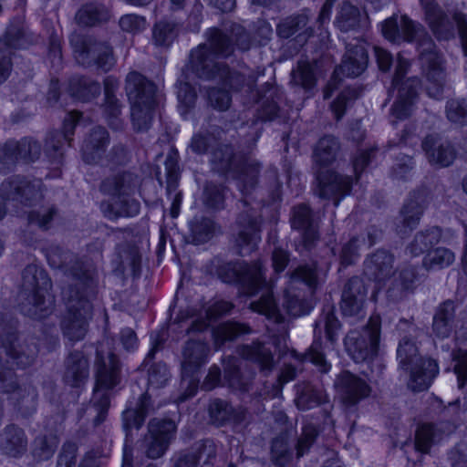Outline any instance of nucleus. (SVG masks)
I'll use <instances>...</instances> for the list:
<instances>
[{
    "label": "nucleus",
    "mask_w": 467,
    "mask_h": 467,
    "mask_svg": "<svg viewBox=\"0 0 467 467\" xmlns=\"http://www.w3.org/2000/svg\"><path fill=\"white\" fill-rule=\"evenodd\" d=\"M18 321L10 313L0 312V349L19 368L32 366L39 348L35 338H21L17 331Z\"/></svg>",
    "instance_id": "423d86ee"
},
{
    "label": "nucleus",
    "mask_w": 467,
    "mask_h": 467,
    "mask_svg": "<svg viewBox=\"0 0 467 467\" xmlns=\"http://www.w3.org/2000/svg\"><path fill=\"white\" fill-rule=\"evenodd\" d=\"M315 294H284L283 307L291 317L309 314L316 306Z\"/></svg>",
    "instance_id": "bf43d9fd"
},
{
    "label": "nucleus",
    "mask_w": 467,
    "mask_h": 467,
    "mask_svg": "<svg viewBox=\"0 0 467 467\" xmlns=\"http://www.w3.org/2000/svg\"><path fill=\"white\" fill-rule=\"evenodd\" d=\"M189 232L193 244H205L222 233V226L213 218L195 215L189 222Z\"/></svg>",
    "instance_id": "3c124183"
},
{
    "label": "nucleus",
    "mask_w": 467,
    "mask_h": 467,
    "mask_svg": "<svg viewBox=\"0 0 467 467\" xmlns=\"http://www.w3.org/2000/svg\"><path fill=\"white\" fill-rule=\"evenodd\" d=\"M237 352L244 359L257 365L264 376H267L275 368L274 354L265 343L253 341L251 344L240 346Z\"/></svg>",
    "instance_id": "37998d69"
},
{
    "label": "nucleus",
    "mask_w": 467,
    "mask_h": 467,
    "mask_svg": "<svg viewBox=\"0 0 467 467\" xmlns=\"http://www.w3.org/2000/svg\"><path fill=\"white\" fill-rule=\"evenodd\" d=\"M42 145L33 136L7 139L0 145V166H15L20 161L35 162L41 156Z\"/></svg>",
    "instance_id": "4be33fe9"
},
{
    "label": "nucleus",
    "mask_w": 467,
    "mask_h": 467,
    "mask_svg": "<svg viewBox=\"0 0 467 467\" xmlns=\"http://www.w3.org/2000/svg\"><path fill=\"white\" fill-rule=\"evenodd\" d=\"M359 92L350 86L345 87L329 104V111L337 121H340L348 109L358 99Z\"/></svg>",
    "instance_id": "69168bd1"
},
{
    "label": "nucleus",
    "mask_w": 467,
    "mask_h": 467,
    "mask_svg": "<svg viewBox=\"0 0 467 467\" xmlns=\"http://www.w3.org/2000/svg\"><path fill=\"white\" fill-rule=\"evenodd\" d=\"M368 51L364 40H358L356 43H348L346 46V52L342 57L341 63L336 67L341 77L355 78L362 75L368 67Z\"/></svg>",
    "instance_id": "7c9ffc66"
},
{
    "label": "nucleus",
    "mask_w": 467,
    "mask_h": 467,
    "mask_svg": "<svg viewBox=\"0 0 467 467\" xmlns=\"http://www.w3.org/2000/svg\"><path fill=\"white\" fill-rule=\"evenodd\" d=\"M205 272L223 284L237 287V292H274L260 259L248 262L215 255L205 264Z\"/></svg>",
    "instance_id": "f257e3e1"
},
{
    "label": "nucleus",
    "mask_w": 467,
    "mask_h": 467,
    "mask_svg": "<svg viewBox=\"0 0 467 467\" xmlns=\"http://www.w3.org/2000/svg\"><path fill=\"white\" fill-rule=\"evenodd\" d=\"M180 25L172 20L161 19L152 27V40L157 47H170L177 39Z\"/></svg>",
    "instance_id": "052dcab7"
},
{
    "label": "nucleus",
    "mask_w": 467,
    "mask_h": 467,
    "mask_svg": "<svg viewBox=\"0 0 467 467\" xmlns=\"http://www.w3.org/2000/svg\"><path fill=\"white\" fill-rule=\"evenodd\" d=\"M212 165L223 178H232L242 193L256 189L262 165L243 150H236L231 142H221L212 151Z\"/></svg>",
    "instance_id": "f03ea898"
},
{
    "label": "nucleus",
    "mask_w": 467,
    "mask_h": 467,
    "mask_svg": "<svg viewBox=\"0 0 467 467\" xmlns=\"http://www.w3.org/2000/svg\"><path fill=\"white\" fill-rule=\"evenodd\" d=\"M397 358L400 366L410 372L409 387L417 392L428 389L439 374V366L435 359L418 355L416 344L404 337L399 344Z\"/></svg>",
    "instance_id": "6e6552de"
},
{
    "label": "nucleus",
    "mask_w": 467,
    "mask_h": 467,
    "mask_svg": "<svg viewBox=\"0 0 467 467\" xmlns=\"http://www.w3.org/2000/svg\"><path fill=\"white\" fill-rule=\"evenodd\" d=\"M110 17V10L105 4L97 0L83 3L75 14V21L82 28L100 26L107 24Z\"/></svg>",
    "instance_id": "a19ab883"
},
{
    "label": "nucleus",
    "mask_w": 467,
    "mask_h": 467,
    "mask_svg": "<svg viewBox=\"0 0 467 467\" xmlns=\"http://www.w3.org/2000/svg\"><path fill=\"white\" fill-rule=\"evenodd\" d=\"M233 307L234 305L231 302L223 300L215 301L211 305L202 303L200 305L187 306V315L199 316L201 318L204 317L206 318V320L192 321L191 326L187 328V332H202L205 330L210 321L229 314Z\"/></svg>",
    "instance_id": "f704fd0d"
},
{
    "label": "nucleus",
    "mask_w": 467,
    "mask_h": 467,
    "mask_svg": "<svg viewBox=\"0 0 467 467\" xmlns=\"http://www.w3.org/2000/svg\"><path fill=\"white\" fill-rule=\"evenodd\" d=\"M52 286V279L43 265L30 263L23 268L18 292H53Z\"/></svg>",
    "instance_id": "79ce46f5"
},
{
    "label": "nucleus",
    "mask_w": 467,
    "mask_h": 467,
    "mask_svg": "<svg viewBox=\"0 0 467 467\" xmlns=\"http://www.w3.org/2000/svg\"><path fill=\"white\" fill-rule=\"evenodd\" d=\"M69 44L76 61L84 67H96L109 73L116 66L114 49L109 41L78 33L70 36Z\"/></svg>",
    "instance_id": "0eeeda50"
},
{
    "label": "nucleus",
    "mask_w": 467,
    "mask_h": 467,
    "mask_svg": "<svg viewBox=\"0 0 467 467\" xmlns=\"http://www.w3.org/2000/svg\"><path fill=\"white\" fill-rule=\"evenodd\" d=\"M150 407L151 400L147 392L140 395L134 405L132 401H128L122 412V427L127 437L133 429L140 430L142 427Z\"/></svg>",
    "instance_id": "c03bdc74"
},
{
    "label": "nucleus",
    "mask_w": 467,
    "mask_h": 467,
    "mask_svg": "<svg viewBox=\"0 0 467 467\" xmlns=\"http://www.w3.org/2000/svg\"><path fill=\"white\" fill-rule=\"evenodd\" d=\"M42 254L47 259V265L52 269H57L66 272L69 265L71 251L59 244H49L41 249Z\"/></svg>",
    "instance_id": "338daca9"
},
{
    "label": "nucleus",
    "mask_w": 467,
    "mask_h": 467,
    "mask_svg": "<svg viewBox=\"0 0 467 467\" xmlns=\"http://www.w3.org/2000/svg\"><path fill=\"white\" fill-rule=\"evenodd\" d=\"M223 362V379L228 387L234 390L248 391L254 372L248 369L244 361L236 357L229 356Z\"/></svg>",
    "instance_id": "58836bf2"
},
{
    "label": "nucleus",
    "mask_w": 467,
    "mask_h": 467,
    "mask_svg": "<svg viewBox=\"0 0 467 467\" xmlns=\"http://www.w3.org/2000/svg\"><path fill=\"white\" fill-rule=\"evenodd\" d=\"M89 376V363L82 351H71L64 361L63 382L75 389L83 387Z\"/></svg>",
    "instance_id": "e433bc0d"
},
{
    "label": "nucleus",
    "mask_w": 467,
    "mask_h": 467,
    "mask_svg": "<svg viewBox=\"0 0 467 467\" xmlns=\"http://www.w3.org/2000/svg\"><path fill=\"white\" fill-rule=\"evenodd\" d=\"M296 434L293 428H286L273 439L271 455L277 467H285L293 459L294 451H296L297 459L307 453L316 441L318 431L314 424L307 423L303 426L297 439H296Z\"/></svg>",
    "instance_id": "9b49d317"
},
{
    "label": "nucleus",
    "mask_w": 467,
    "mask_h": 467,
    "mask_svg": "<svg viewBox=\"0 0 467 467\" xmlns=\"http://www.w3.org/2000/svg\"><path fill=\"white\" fill-rule=\"evenodd\" d=\"M232 22L223 23V28L211 26L205 30V46L218 58H228L235 49H238V42L231 32Z\"/></svg>",
    "instance_id": "473e14b6"
},
{
    "label": "nucleus",
    "mask_w": 467,
    "mask_h": 467,
    "mask_svg": "<svg viewBox=\"0 0 467 467\" xmlns=\"http://www.w3.org/2000/svg\"><path fill=\"white\" fill-rule=\"evenodd\" d=\"M456 305L451 300H446L436 309L432 319V332L440 338L449 337L455 327Z\"/></svg>",
    "instance_id": "6e6d98bb"
},
{
    "label": "nucleus",
    "mask_w": 467,
    "mask_h": 467,
    "mask_svg": "<svg viewBox=\"0 0 467 467\" xmlns=\"http://www.w3.org/2000/svg\"><path fill=\"white\" fill-rule=\"evenodd\" d=\"M382 36L392 44L420 43L422 38L429 37L424 26L413 20L407 14H394L381 23Z\"/></svg>",
    "instance_id": "a211bd4d"
},
{
    "label": "nucleus",
    "mask_w": 467,
    "mask_h": 467,
    "mask_svg": "<svg viewBox=\"0 0 467 467\" xmlns=\"http://www.w3.org/2000/svg\"><path fill=\"white\" fill-rule=\"evenodd\" d=\"M424 15V20L430 30L439 41H450L455 38V30L447 13L436 0H419Z\"/></svg>",
    "instance_id": "cd10ccee"
},
{
    "label": "nucleus",
    "mask_w": 467,
    "mask_h": 467,
    "mask_svg": "<svg viewBox=\"0 0 467 467\" xmlns=\"http://www.w3.org/2000/svg\"><path fill=\"white\" fill-rule=\"evenodd\" d=\"M342 398L348 405H356L360 400L369 396L371 388L362 379L344 371L339 378Z\"/></svg>",
    "instance_id": "09e8293b"
},
{
    "label": "nucleus",
    "mask_w": 467,
    "mask_h": 467,
    "mask_svg": "<svg viewBox=\"0 0 467 467\" xmlns=\"http://www.w3.org/2000/svg\"><path fill=\"white\" fill-rule=\"evenodd\" d=\"M309 15L306 11L294 13L279 20L275 26L278 38L291 39L295 53L300 52L308 40L315 36V28L309 26Z\"/></svg>",
    "instance_id": "412c9836"
},
{
    "label": "nucleus",
    "mask_w": 467,
    "mask_h": 467,
    "mask_svg": "<svg viewBox=\"0 0 467 467\" xmlns=\"http://www.w3.org/2000/svg\"><path fill=\"white\" fill-rule=\"evenodd\" d=\"M339 150V142L333 135L320 138L313 150V163L316 169H331Z\"/></svg>",
    "instance_id": "5fc2aeb1"
},
{
    "label": "nucleus",
    "mask_w": 467,
    "mask_h": 467,
    "mask_svg": "<svg viewBox=\"0 0 467 467\" xmlns=\"http://www.w3.org/2000/svg\"><path fill=\"white\" fill-rule=\"evenodd\" d=\"M19 310L32 319H43L55 306L54 294H18Z\"/></svg>",
    "instance_id": "4c0bfd02"
},
{
    "label": "nucleus",
    "mask_w": 467,
    "mask_h": 467,
    "mask_svg": "<svg viewBox=\"0 0 467 467\" xmlns=\"http://www.w3.org/2000/svg\"><path fill=\"white\" fill-rule=\"evenodd\" d=\"M234 225L237 228L233 235L237 254L242 255L244 251L249 254L255 252L262 239L263 216L254 215L250 211L244 210L236 214Z\"/></svg>",
    "instance_id": "6ab92c4d"
},
{
    "label": "nucleus",
    "mask_w": 467,
    "mask_h": 467,
    "mask_svg": "<svg viewBox=\"0 0 467 467\" xmlns=\"http://www.w3.org/2000/svg\"><path fill=\"white\" fill-rule=\"evenodd\" d=\"M142 252L133 240H125L115 244L109 260L111 275L121 281L129 277L139 279L142 274Z\"/></svg>",
    "instance_id": "dca6fc26"
},
{
    "label": "nucleus",
    "mask_w": 467,
    "mask_h": 467,
    "mask_svg": "<svg viewBox=\"0 0 467 467\" xmlns=\"http://www.w3.org/2000/svg\"><path fill=\"white\" fill-rule=\"evenodd\" d=\"M178 109L183 119L194 113L198 94L193 84L188 81H179L177 86Z\"/></svg>",
    "instance_id": "e2e57ef3"
},
{
    "label": "nucleus",
    "mask_w": 467,
    "mask_h": 467,
    "mask_svg": "<svg viewBox=\"0 0 467 467\" xmlns=\"http://www.w3.org/2000/svg\"><path fill=\"white\" fill-rule=\"evenodd\" d=\"M289 223L291 229L300 234L298 246L302 251H313L320 240V231L319 216L310 204L300 202L294 205Z\"/></svg>",
    "instance_id": "f3484780"
},
{
    "label": "nucleus",
    "mask_w": 467,
    "mask_h": 467,
    "mask_svg": "<svg viewBox=\"0 0 467 467\" xmlns=\"http://www.w3.org/2000/svg\"><path fill=\"white\" fill-rule=\"evenodd\" d=\"M67 92L74 101L88 103L99 97L101 85L86 75L75 74L67 78Z\"/></svg>",
    "instance_id": "ea45409f"
},
{
    "label": "nucleus",
    "mask_w": 467,
    "mask_h": 467,
    "mask_svg": "<svg viewBox=\"0 0 467 467\" xmlns=\"http://www.w3.org/2000/svg\"><path fill=\"white\" fill-rule=\"evenodd\" d=\"M362 15L358 6L345 0L339 5L334 20V26L342 33L358 31L361 27Z\"/></svg>",
    "instance_id": "4d7b16f0"
},
{
    "label": "nucleus",
    "mask_w": 467,
    "mask_h": 467,
    "mask_svg": "<svg viewBox=\"0 0 467 467\" xmlns=\"http://www.w3.org/2000/svg\"><path fill=\"white\" fill-rule=\"evenodd\" d=\"M230 189L225 182L206 181L203 184L201 201L204 210L210 213H219L227 207Z\"/></svg>",
    "instance_id": "a18cd8bd"
},
{
    "label": "nucleus",
    "mask_w": 467,
    "mask_h": 467,
    "mask_svg": "<svg viewBox=\"0 0 467 467\" xmlns=\"http://www.w3.org/2000/svg\"><path fill=\"white\" fill-rule=\"evenodd\" d=\"M122 379L121 362L113 352L105 354L97 349L95 360V385L93 388L92 407L96 412L95 426L103 423L110 405L109 390L118 387Z\"/></svg>",
    "instance_id": "7ed1b4c3"
},
{
    "label": "nucleus",
    "mask_w": 467,
    "mask_h": 467,
    "mask_svg": "<svg viewBox=\"0 0 467 467\" xmlns=\"http://www.w3.org/2000/svg\"><path fill=\"white\" fill-rule=\"evenodd\" d=\"M393 254L379 248L368 254L363 263V272L367 278L377 285H385L393 275Z\"/></svg>",
    "instance_id": "c756f323"
},
{
    "label": "nucleus",
    "mask_w": 467,
    "mask_h": 467,
    "mask_svg": "<svg viewBox=\"0 0 467 467\" xmlns=\"http://www.w3.org/2000/svg\"><path fill=\"white\" fill-rule=\"evenodd\" d=\"M209 346L200 340H189L186 342L182 351V376L183 379L189 378L192 382L195 379V374L207 362Z\"/></svg>",
    "instance_id": "c9c22d12"
},
{
    "label": "nucleus",
    "mask_w": 467,
    "mask_h": 467,
    "mask_svg": "<svg viewBox=\"0 0 467 467\" xmlns=\"http://www.w3.org/2000/svg\"><path fill=\"white\" fill-rule=\"evenodd\" d=\"M430 199L431 192L425 185L417 186L408 193L400 209L404 228L413 231L419 226Z\"/></svg>",
    "instance_id": "bb28decb"
},
{
    "label": "nucleus",
    "mask_w": 467,
    "mask_h": 467,
    "mask_svg": "<svg viewBox=\"0 0 467 467\" xmlns=\"http://www.w3.org/2000/svg\"><path fill=\"white\" fill-rule=\"evenodd\" d=\"M0 392L9 395L14 407L23 416L34 413L37 406L38 393L31 383H19L16 373L6 367L0 358Z\"/></svg>",
    "instance_id": "4468645a"
},
{
    "label": "nucleus",
    "mask_w": 467,
    "mask_h": 467,
    "mask_svg": "<svg viewBox=\"0 0 467 467\" xmlns=\"http://www.w3.org/2000/svg\"><path fill=\"white\" fill-rule=\"evenodd\" d=\"M443 438L439 424L424 422L418 424L413 438V448L420 455L430 454L431 448Z\"/></svg>",
    "instance_id": "603ef678"
},
{
    "label": "nucleus",
    "mask_w": 467,
    "mask_h": 467,
    "mask_svg": "<svg viewBox=\"0 0 467 467\" xmlns=\"http://www.w3.org/2000/svg\"><path fill=\"white\" fill-rule=\"evenodd\" d=\"M157 86L142 73L132 70L126 76L125 90L130 104L133 125L140 124L157 107Z\"/></svg>",
    "instance_id": "9d476101"
},
{
    "label": "nucleus",
    "mask_w": 467,
    "mask_h": 467,
    "mask_svg": "<svg viewBox=\"0 0 467 467\" xmlns=\"http://www.w3.org/2000/svg\"><path fill=\"white\" fill-rule=\"evenodd\" d=\"M231 32L238 42V50L246 52L254 47H265L271 39L272 26L267 21H259L252 32L237 22H232Z\"/></svg>",
    "instance_id": "2f4dec72"
},
{
    "label": "nucleus",
    "mask_w": 467,
    "mask_h": 467,
    "mask_svg": "<svg viewBox=\"0 0 467 467\" xmlns=\"http://www.w3.org/2000/svg\"><path fill=\"white\" fill-rule=\"evenodd\" d=\"M137 178V174L130 170L119 171L103 179L99 188L101 192L106 195L121 198L135 187Z\"/></svg>",
    "instance_id": "de8ad7c7"
},
{
    "label": "nucleus",
    "mask_w": 467,
    "mask_h": 467,
    "mask_svg": "<svg viewBox=\"0 0 467 467\" xmlns=\"http://www.w3.org/2000/svg\"><path fill=\"white\" fill-rule=\"evenodd\" d=\"M177 427L171 420L153 418L148 423V432L144 435L140 448L150 459H159L168 450L174 439Z\"/></svg>",
    "instance_id": "aec40b11"
},
{
    "label": "nucleus",
    "mask_w": 467,
    "mask_h": 467,
    "mask_svg": "<svg viewBox=\"0 0 467 467\" xmlns=\"http://www.w3.org/2000/svg\"><path fill=\"white\" fill-rule=\"evenodd\" d=\"M379 148L377 145H372L364 149H358L350 158V164L352 167L353 181L356 184L361 180L363 174L368 168L372 164L376 159Z\"/></svg>",
    "instance_id": "0e129e2a"
},
{
    "label": "nucleus",
    "mask_w": 467,
    "mask_h": 467,
    "mask_svg": "<svg viewBox=\"0 0 467 467\" xmlns=\"http://www.w3.org/2000/svg\"><path fill=\"white\" fill-rule=\"evenodd\" d=\"M418 61L421 75L431 85L428 88L430 97L441 95L444 88L445 66L442 54L434 44L419 51Z\"/></svg>",
    "instance_id": "5701e85b"
},
{
    "label": "nucleus",
    "mask_w": 467,
    "mask_h": 467,
    "mask_svg": "<svg viewBox=\"0 0 467 467\" xmlns=\"http://www.w3.org/2000/svg\"><path fill=\"white\" fill-rule=\"evenodd\" d=\"M318 67L316 60L300 58L291 73V83L305 92H312L317 86Z\"/></svg>",
    "instance_id": "8fccbe9b"
},
{
    "label": "nucleus",
    "mask_w": 467,
    "mask_h": 467,
    "mask_svg": "<svg viewBox=\"0 0 467 467\" xmlns=\"http://www.w3.org/2000/svg\"><path fill=\"white\" fill-rule=\"evenodd\" d=\"M380 329V317L372 315L361 329H353L347 334L345 349L356 363L370 361L378 355Z\"/></svg>",
    "instance_id": "f8f14e48"
},
{
    "label": "nucleus",
    "mask_w": 467,
    "mask_h": 467,
    "mask_svg": "<svg viewBox=\"0 0 467 467\" xmlns=\"http://www.w3.org/2000/svg\"><path fill=\"white\" fill-rule=\"evenodd\" d=\"M421 149L430 165L435 168H449L458 157L455 145L449 140L442 141L438 133H428L421 140Z\"/></svg>",
    "instance_id": "393cba45"
},
{
    "label": "nucleus",
    "mask_w": 467,
    "mask_h": 467,
    "mask_svg": "<svg viewBox=\"0 0 467 467\" xmlns=\"http://www.w3.org/2000/svg\"><path fill=\"white\" fill-rule=\"evenodd\" d=\"M362 241L358 235H352L344 243L338 252V270L347 269L355 265L360 258Z\"/></svg>",
    "instance_id": "774afa93"
},
{
    "label": "nucleus",
    "mask_w": 467,
    "mask_h": 467,
    "mask_svg": "<svg viewBox=\"0 0 467 467\" xmlns=\"http://www.w3.org/2000/svg\"><path fill=\"white\" fill-rule=\"evenodd\" d=\"M41 196L40 188L23 175H14L0 183V197L28 208L35 207Z\"/></svg>",
    "instance_id": "b1692460"
},
{
    "label": "nucleus",
    "mask_w": 467,
    "mask_h": 467,
    "mask_svg": "<svg viewBox=\"0 0 467 467\" xmlns=\"http://www.w3.org/2000/svg\"><path fill=\"white\" fill-rule=\"evenodd\" d=\"M66 144L63 135L57 129L47 131L44 139V152L50 164L59 167L65 164Z\"/></svg>",
    "instance_id": "13d9d810"
},
{
    "label": "nucleus",
    "mask_w": 467,
    "mask_h": 467,
    "mask_svg": "<svg viewBox=\"0 0 467 467\" xmlns=\"http://www.w3.org/2000/svg\"><path fill=\"white\" fill-rule=\"evenodd\" d=\"M341 324L335 315V306L327 303L322 309L321 314L314 324V340L311 346L305 353H298L291 350V357L299 364L309 361L314 364L321 373H327L330 370L331 365L326 359L322 351V328L325 329L327 339L334 344L338 337V331Z\"/></svg>",
    "instance_id": "39448f33"
},
{
    "label": "nucleus",
    "mask_w": 467,
    "mask_h": 467,
    "mask_svg": "<svg viewBox=\"0 0 467 467\" xmlns=\"http://www.w3.org/2000/svg\"><path fill=\"white\" fill-rule=\"evenodd\" d=\"M410 67V60L398 53L389 88V91L396 93L389 112L397 120L408 119L420 99L422 81L418 76L408 77Z\"/></svg>",
    "instance_id": "20e7f679"
},
{
    "label": "nucleus",
    "mask_w": 467,
    "mask_h": 467,
    "mask_svg": "<svg viewBox=\"0 0 467 467\" xmlns=\"http://www.w3.org/2000/svg\"><path fill=\"white\" fill-rule=\"evenodd\" d=\"M217 58L205 44L202 43L191 50L188 67L199 79L214 80L221 78L225 84L232 83L238 88L243 87L244 75L238 70L232 69L226 63L216 62Z\"/></svg>",
    "instance_id": "1a4fd4ad"
},
{
    "label": "nucleus",
    "mask_w": 467,
    "mask_h": 467,
    "mask_svg": "<svg viewBox=\"0 0 467 467\" xmlns=\"http://www.w3.org/2000/svg\"><path fill=\"white\" fill-rule=\"evenodd\" d=\"M88 294H69L67 310L60 321L64 337L75 343L83 340L93 316V305Z\"/></svg>",
    "instance_id": "ddd939ff"
},
{
    "label": "nucleus",
    "mask_w": 467,
    "mask_h": 467,
    "mask_svg": "<svg viewBox=\"0 0 467 467\" xmlns=\"http://www.w3.org/2000/svg\"><path fill=\"white\" fill-rule=\"evenodd\" d=\"M442 233V228L437 225L418 232L407 246L409 253L418 257L431 252L440 244Z\"/></svg>",
    "instance_id": "864d4df0"
},
{
    "label": "nucleus",
    "mask_w": 467,
    "mask_h": 467,
    "mask_svg": "<svg viewBox=\"0 0 467 467\" xmlns=\"http://www.w3.org/2000/svg\"><path fill=\"white\" fill-rule=\"evenodd\" d=\"M25 431L16 424L6 425L0 433V451L9 457L18 458L27 450Z\"/></svg>",
    "instance_id": "49530a36"
},
{
    "label": "nucleus",
    "mask_w": 467,
    "mask_h": 467,
    "mask_svg": "<svg viewBox=\"0 0 467 467\" xmlns=\"http://www.w3.org/2000/svg\"><path fill=\"white\" fill-rule=\"evenodd\" d=\"M32 36L23 16H14L9 18L3 34L0 36V54L27 48L32 44Z\"/></svg>",
    "instance_id": "c85d7f7f"
},
{
    "label": "nucleus",
    "mask_w": 467,
    "mask_h": 467,
    "mask_svg": "<svg viewBox=\"0 0 467 467\" xmlns=\"http://www.w3.org/2000/svg\"><path fill=\"white\" fill-rule=\"evenodd\" d=\"M296 389V404L299 410H307L324 402L322 389L316 388L309 382L298 383Z\"/></svg>",
    "instance_id": "680f3d73"
},
{
    "label": "nucleus",
    "mask_w": 467,
    "mask_h": 467,
    "mask_svg": "<svg viewBox=\"0 0 467 467\" xmlns=\"http://www.w3.org/2000/svg\"><path fill=\"white\" fill-rule=\"evenodd\" d=\"M354 178L335 169L314 171V192L321 200L332 202L335 207L351 195L356 182Z\"/></svg>",
    "instance_id": "2eb2a0df"
},
{
    "label": "nucleus",
    "mask_w": 467,
    "mask_h": 467,
    "mask_svg": "<svg viewBox=\"0 0 467 467\" xmlns=\"http://www.w3.org/2000/svg\"><path fill=\"white\" fill-rule=\"evenodd\" d=\"M64 274L75 284V292H98L93 289L98 285L99 270L91 258L82 256L70 260ZM67 292L74 290L70 288Z\"/></svg>",
    "instance_id": "a878e982"
},
{
    "label": "nucleus",
    "mask_w": 467,
    "mask_h": 467,
    "mask_svg": "<svg viewBox=\"0 0 467 467\" xmlns=\"http://www.w3.org/2000/svg\"><path fill=\"white\" fill-rule=\"evenodd\" d=\"M110 143V135L108 130L98 125L93 127L84 138L81 146V158L88 165L98 164L107 152Z\"/></svg>",
    "instance_id": "72a5a7b5"
}]
</instances>
